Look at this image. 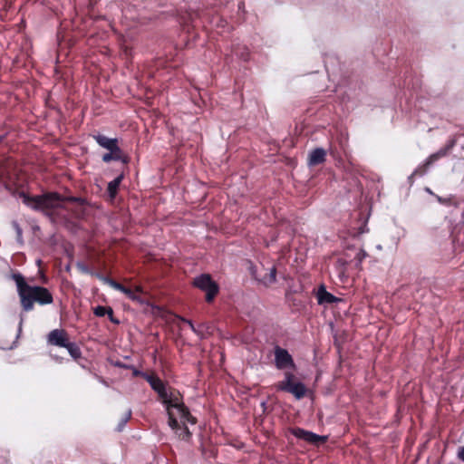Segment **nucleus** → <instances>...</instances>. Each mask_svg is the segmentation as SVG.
Returning a JSON list of instances; mask_svg holds the SVG:
<instances>
[{"instance_id": "obj_3", "label": "nucleus", "mask_w": 464, "mask_h": 464, "mask_svg": "<svg viewBox=\"0 0 464 464\" xmlns=\"http://www.w3.org/2000/svg\"><path fill=\"white\" fill-rule=\"evenodd\" d=\"M77 200L76 198H62L56 193L36 197L23 195V201L25 205L34 209L41 210L48 216L60 215L61 210L67 207L68 202Z\"/></svg>"}, {"instance_id": "obj_22", "label": "nucleus", "mask_w": 464, "mask_h": 464, "mask_svg": "<svg viewBox=\"0 0 464 464\" xmlns=\"http://www.w3.org/2000/svg\"><path fill=\"white\" fill-rule=\"evenodd\" d=\"M112 152L113 151H111L109 153H106L102 156V160L103 161L105 162H109L111 160H112Z\"/></svg>"}, {"instance_id": "obj_17", "label": "nucleus", "mask_w": 464, "mask_h": 464, "mask_svg": "<svg viewBox=\"0 0 464 464\" xmlns=\"http://www.w3.org/2000/svg\"><path fill=\"white\" fill-rule=\"evenodd\" d=\"M65 348L73 359H78L81 357L82 353L76 343L70 342Z\"/></svg>"}, {"instance_id": "obj_1", "label": "nucleus", "mask_w": 464, "mask_h": 464, "mask_svg": "<svg viewBox=\"0 0 464 464\" xmlns=\"http://www.w3.org/2000/svg\"><path fill=\"white\" fill-rule=\"evenodd\" d=\"M163 403L167 406L169 427L175 430V433L180 440H189L191 432L189 431L188 424L195 425L196 419L190 415L188 408L179 399V394L174 393Z\"/></svg>"}, {"instance_id": "obj_14", "label": "nucleus", "mask_w": 464, "mask_h": 464, "mask_svg": "<svg viewBox=\"0 0 464 464\" xmlns=\"http://www.w3.org/2000/svg\"><path fill=\"white\" fill-rule=\"evenodd\" d=\"M319 304L326 303L331 304L336 302L338 299L334 296L332 294L325 291V289L321 288L317 295Z\"/></svg>"}, {"instance_id": "obj_30", "label": "nucleus", "mask_w": 464, "mask_h": 464, "mask_svg": "<svg viewBox=\"0 0 464 464\" xmlns=\"http://www.w3.org/2000/svg\"><path fill=\"white\" fill-rule=\"evenodd\" d=\"M123 52L126 53V55H128V47L127 46L124 47Z\"/></svg>"}, {"instance_id": "obj_8", "label": "nucleus", "mask_w": 464, "mask_h": 464, "mask_svg": "<svg viewBox=\"0 0 464 464\" xmlns=\"http://www.w3.org/2000/svg\"><path fill=\"white\" fill-rule=\"evenodd\" d=\"M47 342L49 344L65 348L70 343V340L64 330L54 329L49 333Z\"/></svg>"}, {"instance_id": "obj_25", "label": "nucleus", "mask_w": 464, "mask_h": 464, "mask_svg": "<svg viewBox=\"0 0 464 464\" xmlns=\"http://www.w3.org/2000/svg\"><path fill=\"white\" fill-rule=\"evenodd\" d=\"M182 320H183L184 323H186V324H188L189 325V327L191 328V330L193 332H195V333L197 332V330L195 329L194 324H192L191 321L186 320V319H182Z\"/></svg>"}, {"instance_id": "obj_16", "label": "nucleus", "mask_w": 464, "mask_h": 464, "mask_svg": "<svg viewBox=\"0 0 464 464\" xmlns=\"http://www.w3.org/2000/svg\"><path fill=\"white\" fill-rule=\"evenodd\" d=\"M276 269L275 266L269 268V273L264 276H260V280L266 285H269L276 282Z\"/></svg>"}, {"instance_id": "obj_10", "label": "nucleus", "mask_w": 464, "mask_h": 464, "mask_svg": "<svg viewBox=\"0 0 464 464\" xmlns=\"http://www.w3.org/2000/svg\"><path fill=\"white\" fill-rule=\"evenodd\" d=\"M232 55L237 56L240 60L248 61L250 57V52L246 45L239 43L234 44L231 49Z\"/></svg>"}, {"instance_id": "obj_21", "label": "nucleus", "mask_w": 464, "mask_h": 464, "mask_svg": "<svg viewBox=\"0 0 464 464\" xmlns=\"http://www.w3.org/2000/svg\"><path fill=\"white\" fill-rule=\"evenodd\" d=\"M118 160H121L123 163H127L129 161V158L126 155L120 153L118 150Z\"/></svg>"}, {"instance_id": "obj_20", "label": "nucleus", "mask_w": 464, "mask_h": 464, "mask_svg": "<svg viewBox=\"0 0 464 464\" xmlns=\"http://www.w3.org/2000/svg\"><path fill=\"white\" fill-rule=\"evenodd\" d=\"M366 256L367 253L363 249H361L357 254V259L359 262H362V259L365 258Z\"/></svg>"}, {"instance_id": "obj_28", "label": "nucleus", "mask_w": 464, "mask_h": 464, "mask_svg": "<svg viewBox=\"0 0 464 464\" xmlns=\"http://www.w3.org/2000/svg\"><path fill=\"white\" fill-rule=\"evenodd\" d=\"M22 324H23V318H21V320H20V324H19V331H21Z\"/></svg>"}, {"instance_id": "obj_4", "label": "nucleus", "mask_w": 464, "mask_h": 464, "mask_svg": "<svg viewBox=\"0 0 464 464\" xmlns=\"http://www.w3.org/2000/svg\"><path fill=\"white\" fill-rule=\"evenodd\" d=\"M277 390L292 393L296 399L303 398L306 393L305 386L300 382H295V375L291 372L285 373V380L276 384Z\"/></svg>"}, {"instance_id": "obj_26", "label": "nucleus", "mask_w": 464, "mask_h": 464, "mask_svg": "<svg viewBox=\"0 0 464 464\" xmlns=\"http://www.w3.org/2000/svg\"><path fill=\"white\" fill-rule=\"evenodd\" d=\"M14 227H15V230H16V232H17V236H18V237L20 238V237H21V236H22V229H21V228L19 227V226H18V225H16V224L14 225Z\"/></svg>"}, {"instance_id": "obj_9", "label": "nucleus", "mask_w": 464, "mask_h": 464, "mask_svg": "<svg viewBox=\"0 0 464 464\" xmlns=\"http://www.w3.org/2000/svg\"><path fill=\"white\" fill-rule=\"evenodd\" d=\"M276 365L278 369L287 367L295 368V363L289 353L283 348L276 347L275 350Z\"/></svg>"}, {"instance_id": "obj_13", "label": "nucleus", "mask_w": 464, "mask_h": 464, "mask_svg": "<svg viewBox=\"0 0 464 464\" xmlns=\"http://www.w3.org/2000/svg\"><path fill=\"white\" fill-rule=\"evenodd\" d=\"M93 138L96 140L99 145L107 150H110L111 151H113L116 148V140L114 139H108L103 135H95Z\"/></svg>"}, {"instance_id": "obj_29", "label": "nucleus", "mask_w": 464, "mask_h": 464, "mask_svg": "<svg viewBox=\"0 0 464 464\" xmlns=\"http://www.w3.org/2000/svg\"><path fill=\"white\" fill-rule=\"evenodd\" d=\"M117 366H118V367H124V368H126V367H127L126 365H123V364H121V363H120V362H118V363H117Z\"/></svg>"}, {"instance_id": "obj_15", "label": "nucleus", "mask_w": 464, "mask_h": 464, "mask_svg": "<svg viewBox=\"0 0 464 464\" xmlns=\"http://www.w3.org/2000/svg\"><path fill=\"white\" fill-rule=\"evenodd\" d=\"M94 314L97 316H104L105 314H108L110 320L111 322H116L113 317V309L111 307H105V306H96L93 311Z\"/></svg>"}, {"instance_id": "obj_31", "label": "nucleus", "mask_w": 464, "mask_h": 464, "mask_svg": "<svg viewBox=\"0 0 464 464\" xmlns=\"http://www.w3.org/2000/svg\"><path fill=\"white\" fill-rule=\"evenodd\" d=\"M121 178H122V175L118 176V178H117L118 184L120 183V181H121Z\"/></svg>"}, {"instance_id": "obj_27", "label": "nucleus", "mask_w": 464, "mask_h": 464, "mask_svg": "<svg viewBox=\"0 0 464 464\" xmlns=\"http://www.w3.org/2000/svg\"><path fill=\"white\" fill-rule=\"evenodd\" d=\"M110 284L113 286V287H116V282L111 280L110 281Z\"/></svg>"}, {"instance_id": "obj_12", "label": "nucleus", "mask_w": 464, "mask_h": 464, "mask_svg": "<svg viewBox=\"0 0 464 464\" xmlns=\"http://www.w3.org/2000/svg\"><path fill=\"white\" fill-rule=\"evenodd\" d=\"M117 287L118 290L121 291L128 298L133 301L141 302L140 295L142 290L139 286H136L135 290H132L118 283Z\"/></svg>"}, {"instance_id": "obj_2", "label": "nucleus", "mask_w": 464, "mask_h": 464, "mask_svg": "<svg viewBox=\"0 0 464 464\" xmlns=\"http://www.w3.org/2000/svg\"><path fill=\"white\" fill-rule=\"evenodd\" d=\"M12 277L16 284L18 295L24 311L33 310L34 303H38L41 305L53 303V298L48 289L42 286L29 285L20 274H14Z\"/></svg>"}, {"instance_id": "obj_5", "label": "nucleus", "mask_w": 464, "mask_h": 464, "mask_svg": "<svg viewBox=\"0 0 464 464\" xmlns=\"http://www.w3.org/2000/svg\"><path fill=\"white\" fill-rule=\"evenodd\" d=\"M132 375L142 376L147 380L151 388L158 392L163 402L167 401V400L174 394L173 392H168L161 380L153 373L148 374L136 369H132Z\"/></svg>"}, {"instance_id": "obj_11", "label": "nucleus", "mask_w": 464, "mask_h": 464, "mask_svg": "<svg viewBox=\"0 0 464 464\" xmlns=\"http://www.w3.org/2000/svg\"><path fill=\"white\" fill-rule=\"evenodd\" d=\"M326 152L324 149L317 148L312 150L308 157V164L315 166L323 163L325 160Z\"/></svg>"}, {"instance_id": "obj_23", "label": "nucleus", "mask_w": 464, "mask_h": 464, "mask_svg": "<svg viewBox=\"0 0 464 464\" xmlns=\"http://www.w3.org/2000/svg\"><path fill=\"white\" fill-rule=\"evenodd\" d=\"M458 458L459 459H461L462 461H464V446L459 448V450L458 451Z\"/></svg>"}, {"instance_id": "obj_24", "label": "nucleus", "mask_w": 464, "mask_h": 464, "mask_svg": "<svg viewBox=\"0 0 464 464\" xmlns=\"http://www.w3.org/2000/svg\"><path fill=\"white\" fill-rule=\"evenodd\" d=\"M445 154H446V152H445V151H443V152H441V153L433 154V155H431V156L430 157V160H437L439 157L443 156V155H445Z\"/></svg>"}, {"instance_id": "obj_19", "label": "nucleus", "mask_w": 464, "mask_h": 464, "mask_svg": "<svg viewBox=\"0 0 464 464\" xmlns=\"http://www.w3.org/2000/svg\"><path fill=\"white\" fill-rule=\"evenodd\" d=\"M107 194L110 200L113 201L116 196V179L109 182Z\"/></svg>"}, {"instance_id": "obj_7", "label": "nucleus", "mask_w": 464, "mask_h": 464, "mask_svg": "<svg viewBox=\"0 0 464 464\" xmlns=\"http://www.w3.org/2000/svg\"><path fill=\"white\" fill-rule=\"evenodd\" d=\"M292 434L296 438L303 440L314 445L324 443L327 440L326 436H320L308 430L300 428H295L291 430Z\"/></svg>"}, {"instance_id": "obj_18", "label": "nucleus", "mask_w": 464, "mask_h": 464, "mask_svg": "<svg viewBox=\"0 0 464 464\" xmlns=\"http://www.w3.org/2000/svg\"><path fill=\"white\" fill-rule=\"evenodd\" d=\"M131 417V410L128 406L121 408V416L120 419V424H125Z\"/></svg>"}, {"instance_id": "obj_6", "label": "nucleus", "mask_w": 464, "mask_h": 464, "mask_svg": "<svg viewBox=\"0 0 464 464\" xmlns=\"http://www.w3.org/2000/svg\"><path fill=\"white\" fill-rule=\"evenodd\" d=\"M194 285L206 292V300L208 302H211L218 292L217 284L212 281L208 275H202L195 278Z\"/></svg>"}]
</instances>
